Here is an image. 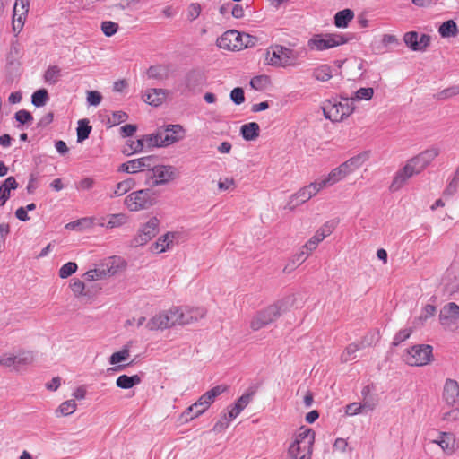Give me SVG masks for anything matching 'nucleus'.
<instances>
[{
    "label": "nucleus",
    "mask_w": 459,
    "mask_h": 459,
    "mask_svg": "<svg viewBox=\"0 0 459 459\" xmlns=\"http://www.w3.org/2000/svg\"><path fill=\"white\" fill-rule=\"evenodd\" d=\"M141 383V377L138 375L127 376L121 375L116 380V385L122 389H129Z\"/></svg>",
    "instance_id": "nucleus-30"
},
{
    "label": "nucleus",
    "mask_w": 459,
    "mask_h": 459,
    "mask_svg": "<svg viewBox=\"0 0 459 459\" xmlns=\"http://www.w3.org/2000/svg\"><path fill=\"white\" fill-rule=\"evenodd\" d=\"M166 98V92L162 89H151L146 91L143 100L149 105L158 107Z\"/></svg>",
    "instance_id": "nucleus-25"
},
{
    "label": "nucleus",
    "mask_w": 459,
    "mask_h": 459,
    "mask_svg": "<svg viewBox=\"0 0 459 459\" xmlns=\"http://www.w3.org/2000/svg\"><path fill=\"white\" fill-rule=\"evenodd\" d=\"M374 96V89L372 87H363L357 90L354 94L348 98L352 101V105H354L355 101L360 100H370Z\"/></svg>",
    "instance_id": "nucleus-35"
},
{
    "label": "nucleus",
    "mask_w": 459,
    "mask_h": 459,
    "mask_svg": "<svg viewBox=\"0 0 459 459\" xmlns=\"http://www.w3.org/2000/svg\"><path fill=\"white\" fill-rule=\"evenodd\" d=\"M19 186V184L14 177H8L1 185H0V207L4 206L8 199L11 197V192L13 190H16Z\"/></svg>",
    "instance_id": "nucleus-21"
},
{
    "label": "nucleus",
    "mask_w": 459,
    "mask_h": 459,
    "mask_svg": "<svg viewBox=\"0 0 459 459\" xmlns=\"http://www.w3.org/2000/svg\"><path fill=\"white\" fill-rule=\"evenodd\" d=\"M0 366H3L4 368L13 367L15 369V355L3 354L0 357Z\"/></svg>",
    "instance_id": "nucleus-60"
},
{
    "label": "nucleus",
    "mask_w": 459,
    "mask_h": 459,
    "mask_svg": "<svg viewBox=\"0 0 459 459\" xmlns=\"http://www.w3.org/2000/svg\"><path fill=\"white\" fill-rule=\"evenodd\" d=\"M101 31L107 37L115 35L118 30V24L111 21H104L101 22Z\"/></svg>",
    "instance_id": "nucleus-47"
},
{
    "label": "nucleus",
    "mask_w": 459,
    "mask_h": 459,
    "mask_svg": "<svg viewBox=\"0 0 459 459\" xmlns=\"http://www.w3.org/2000/svg\"><path fill=\"white\" fill-rule=\"evenodd\" d=\"M438 32L443 38L455 37L459 33L458 27L453 20L444 22L438 28Z\"/></svg>",
    "instance_id": "nucleus-31"
},
{
    "label": "nucleus",
    "mask_w": 459,
    "mask_h": 459,
    "mask_svg": "<svg viewBox=\"0 0 459 459\" xmlns=\"http://www.w3.org/2000/svg\"><path fill=\"white\" fill-rule=\"evenodd\" d=\"M243 39H248L247 36L241 35L237 30H228L217 39V45L224 49H235L238 48V42Z\"/></svg>",
    "instance_id": "nucleus-19"
},
{
    "label": "nucleus",
    "mask_w": 459,
    "mask_h": 459,
    "mask_svg": "<svg viewBox=\"0 0 459 459\" xmlns=\"http://www.w3.org/2000/svg\"><path fill=\"white\" fill-rule=\"evenodd\" d=\"M443 308L445 309V312L447 313L456 323L459 319V306L455 302H449L444 306Z\"/></svg>",
    "instance_id": "nucleus-53"
},
{
    "label": "nucleus",
    "mask_w": 459,
    "mask_h": 459,
    "mask_svg": "<svg viewBox=\"0 0 459 459\" xmlns=\"http://www.w3.org/2000/svg\"><path fill=\"white\" fill-rule=\"evenodd\" d=\"M169 238L170 232H167L166 234L159 238L158 240L153 245H152V252L155 254H160L162 252H165L169 248V244L171 242Z\"/></svg>",
    "instance_id": "nucleus-36"
},
{
    "label": "nucleus",
    "mask_w": 459,
    "mask_h": 459,
    "mask_svg": "<svg viewBox=\"0 0 459 459\" xmlns=\"http://www.w3.org/2000/svg\"><path fill=\"white\" fill-rule=\"evenodd\" d=\"M169 311H161L149 320L146 327L151 331L163 330L169 327Z\"/></svg>",
    "instance_id": "nucleus-22"
},
{
    "label": "nucleus",
    "mask_w": 459,
    "mask_h": 459,
    "mask_svg": "<svg viewBox=\"0 0 459 459\" xmlns=\"http://www.w3.org/2000/svg\"><path fill=\"white\" fill-rule=\"evenodd\" d=\"M77 408V404L74 400H67L60 404L56 413L57 415L68 416L73 414Z\"/></svg>",
    "instance_id": "nucleus-42"
},
{
    "label": "nucleus",
    "mask_w": 459,
    "mask_h": 459,
    "mask_svg": "<svg viewBox=\"0 0 459 459\" xmlns=\"http://www.w3.org/2000/svg\"><path fill=\"white\" fill-rule=\"evenodd\" d=\"M440 446L446 455H452L455 452V437L450 432H440L437 438L432 441Z\"/></svg>",
    "instance_id": "nucleus-20"
},
{
    "label": "nucleus",
    "mask_w": 459,
    "mask_h": 459,
    "mask_svg": "<svg viewBox=\"0 0 459 459\" xmlns=\"http://www.w3.org/2000/svg\"><path fill=\"white\" fill-rule=\"evenodd\" d=\"M403 41L407 47L413 51H423L430 43V37L427 34H422L419 38L416 31H410L404 34Z\"/></svg>",
    "instance_id": "nucleus-16"
},
{
    "label": "nucleus",
    "mask_w": 459,
    "mask_h": 459,
    "mask_svg": "<svg viewBox=\"0 0 459 459\" xmlns=\"http://www.w3.org/2000/svg\"><path fill=\"white\" fill-rule=\"evenodd\" d=\"M77 270V264L74 262L65 264L59 270V277L65 279L74 273Z\"/></svg>",
    "instance_id": "nucleus-49"
},
{
    "label": "nucleus",
    "mask_w": 459,
    "mask_h": 459,
    "mask_svg": "<svg viewBox=\"0 0 459 459\" xmlns=\"http://www.w3.org/2000/svg\"><path fill=\"white\" fill-rule=\"evenodd\" d=\"M205 83V75L201 70H192L186 75L185 84L186 87L193 91Z\"/></svg>",
    "instance_id": "nucleus-23"
},
{
    "label": "nucleus",
    "mask_w": 459,
    "mask_h": 459,
    "mask_svg": "<svg viewBox=\"0 0 459 459\" xmlns=\"http://www.w3.org/2000/svg\"><path fill=\"white\" fill-rule=\"evenodd\" d=\"M127 221V216L125 213H116L108 216L106 227L108 229H113L121 227Z\"/></svg>",
    "instance_id": "nucleus-37"
},
{
    "label": "nucleus",
    "mask_w": 459,
    "mask_h": 459,
    "mask_svg": "<svg viewBox=\"0 0 459 459\" xmlns=\"http://www.w3.org/2000/svg\"><path fill=\"white\" fill-rule=\"evenodd\" d=\"M322 109L326 119L332 122H340L348 117L355 110L352 101L348 97H342V101L326 100L323 102Z\"/></svg>",
    "instance_id": "nucleus-5"
},
{
    "label": "nucleus",
    "mask_w": 459,
    "mask_h": 459,
    "mask_svg": "<svg viewBox=\"0 0 459 459\" xmlns=\"http://www.w3.org/2000/svg\"><path fill=\"white\" fill-rule=\"evenodd\" d=\"M135 186V181L133 178H127L121 182H118L113 190V193L110 195V197L114 196H122L131 189H133Z\"/></svg>",
    "instance_id": "nucleus-32"
},
{
    "label": "nucleus",
    "mask_w": 459,
    "mask_h": 459,
    "mask_svg": "<svg viewBox=\"0 0 459 459\" xmlns=\"http://www.w3.org/2000/svg\"><path fill=\"white\" fill-rule=\"evenodd\" d=\"M367 156L359 154L342 163L340 166L332 169L327 176L318 180L322 188H325L342 181L347 176L360 168L365 162Z\"/></svg>",
    "instance_id": "nucleus-2"
},
{
    "label": "nucleus",
    "mask_w": 459,
    "mask_h": 459,
    "mask_svg": "<svg viewBox=\"0 0 459 459\" xmlns=\"http://www.w3.org/2000/svg\"><path fill=\"white\" fill-rule=\"evenodd\" d=\"M403 358L410 366H425L433 359L432 347L427 344L412 346L404 352Z\"/></svg>",
    "instance_id": "nucleus-9"
},
{
    "label": "nucleus",
    "mask_w": 459,
    "mask_h": 459,
    "mask_svg": "<svg viewBox=\"0 0 459 459\" xmlns=\"http://www.w3.org/2000/svg\"><path fill=\"white\" fill-rule=\"evenodd\" d=\"M130 356V351L127 347L121 351L114 352L109 358V363L112 365L126 360Z\"/></svg>",
    "instance_id": "nucleus-45"
},
{
    "label": "nucleus",
    "mask_w": 459,
    "mask_h": 459,
    "mask_svg": "<svg viewBox=\"0 0 459 459\" xmlns=\"http://www.w3.org/2000/svg\"><path fill=\"white\" fill-rule=\"evenodd\" d=\"M72 291L75 296H83L85 295L84 290H85V284L83 281L76 279L74 280L73 282L70 285Z\"/></svg>",
    "instance_id": "nucleus-57"
},
{
    "label": "nucleus",
    "mask_w": 459,
    "mask_h": 459,
    "mask_svg": "<svg viewBox=\"0 0 459 459\" xmlns=\"http://www.w3.org/2000/svg\"><path fill=\"white\" fill-rule=\"evenodd\" d=\"M438 318L441 325L446 329L451 328L455 324V320L450 317L447 313L445 312L443 307L440 310Z\"/></svg>",
    "instance_id": "nucleus-55"
},
{
    "label": "nucleus",
    "mask_w": 459,
    "mask_h": 459,
    "mask_svg": "<svg viewBox=\"0 0 459 459\" xmlns=\"http://www.w3.org/2000/svg\"><path fill=\"white\" fill-rule=\"evenodd\" d=\"M226 390L227 387L224 385H216L202 394L194 403V408L196 409V414L204 413L214 403L215 399Z\"/></svg>",
    "instance_id": "nucleus-12"
},
{
    "label": "nucleus",
    "mask_w": 459,
    "mask_h": 459,
    "mask_svg": "<svg viewBox=\"0 0 459 459\" xmlns=\"http://www.w3.org/2000/svg\"><path fill=\"white\" fill-rule=\"evenodd\" d=\"M230 100L236 104L240 105L245 101L244 91L240 87L234 88L230 92Z\"/></svg>",
    "instance_id": "nucleus-56"
},
{
    "label": "nucleus",
    "mask_w": 459,
    "mask_h": 459,
    "mask_svg": "<svg viewBox=\"0 0 459 459\" xmlns=\"http://www.w3.org/2000/svg\"><path fill=\"white\" fill-rule=\"evenodd\" d=\"M299 54L294 49L282 45H273L266 50L265 63L277 68L294 67L298 65Z\"/></svg>",
    "instance_id": "nucleus-3"
},
{
    "label": "nucleus",
    "mask_w": 459,
    "mask_h": 459,
    "mask_svg": "<svg viewBox=\"0 0 459 459\" xmlns=\"http://www.w3.org/2000/svg\"><path fill=\"white\" fill-rule=\"evenodd\" d=\"M360 345L357 343L349 344L345 351L342 354V360L344 362H348L353 359H355V353L360 349Z\"/></svg>",
    "instance_id": "nucleus-46"
},
{
    "label": "nucleus",
    "mask_w": 459,
    "mask_h": 459,
    "mask_svg": "<svg viewBox=\"0 0 459 459\" xmlns=\"http://www.w3.org/2000/svg\"><path fill=\"white\" fill-rule=\"evenodd\" d=\"M354 18V12L351 9H344L337 12L334 15V25L337 28H346L349 22Z\"/></svg>",
    "instance_id": "nucleus-28"
},
{
    "label": "nucleus",
    "mask_w": 459,
    "mask_h": 459,
    "mask_svg": "<svg viewBox=\"0 0 459 459\" xmlns=\"http://www.w3.org/2000/svg\"><path fill=\"white\" fill-rule=\"evenodd\" d=\"M14 117L16 121H18L22 125L31 123L33 120L32 115L25 109H21L17 111L14 115Z\"/></svg>",
    "instance_id": "nucleus-52"
},
{
    "label": "nucleus",
    "mask_w": 459,
    "mask_h": 459,
    "mask_svg": "<svg viewBox=\"0 0 459 459\" xmlns=\"http://www.w3.org/2000/svg\"><path fill=\"white\" fill-rule=\"evenodd\" d=\"M153 165V157L145 156L139 159L130 160V167L132 169V174L137 171L143 170L145 168H151Z\"/></svg>",
    "instance_id": "nucleus-33"
},
{
    "label": "nucleus",
    "mask_w": 459,
    "mask_h": 459,
    "mask_svg": "<svg viewBox=\"0 0 459 459\" xmlns=\"http://www.w3.org/2000/svg\"><path fill=\"white\" fill-rule=\"evenodd\" d=\"M146 74L148 78L162 80L167 76V69L162 65H152L149 67Z\"/></svg>",
    "instance_id": "nucleus-44"
},
{
    "label": "nucleus",
    "mask_w": 459,
    "mask_h": 459,
    "mask_svg": "<svg viewBox=\"0 0 459 459\" xmlns=\"http://www.w3.org/2000/svg\"><path fill=\"white\" fill-rule=\"evenodd\" d=\"M146 146V142L144 140V135L142 139H138L136 141H131V143L128 144V148H125L123 150V153L126 155H131L133 153L140 152Z\"/></svg>",
    "instance_id": "nucleus-43"
},
{
    "label": "nucleus",
    "mask_w": 459,
    "mask_h": 459,
    "mask_svg": "<svg viewBox=\"0 0 459 459\" xmlns=\"http://www.w3.org/2000/svg\"><path fill=\"white\" fill-rule=\"evenodd\" d=\"M377 341H378V334L374 333H369L362 338L359 345L361 348H365L368 346L374 345Z\"/></svg>",
    "instance_id": "nucleus-59"
},
{
    "label": "nucleus",
    "mask_w": 459,
    "mask_h": 459,
    "mask_svg": "<svg viewBox=\"0 0 459 459\" xmlns=\"http://www.w3.org/2000/svg\"><path fill=\"white\" fill-rule=\"evenodd\" d=\"M172 131V125L165 128H159L156 133L144 135L146 147H163L172 143V136L169 132Z\"/></svg>",
    "instance_id": "nucleus-13"
},
{
    "label": "nucleus",
    "mask_w": 459,
    "mask_h": 459,
    "mask_svg": "<svg viewBox=\"0 0 459 459\" xmlns=\"http://www.w3.org/2000/svg\"><path fill=\"white\" fill-rule=\"evenodd\" d=\"M156 203V195L150 188L132 192L124 200V204L131 212L147 210Z\"/></svg>",
    "instance_id": "nucleus-6"
},
{
    "label": "nucleus",
    "mask_w": 459,
    "mask_h": 459,
    "mask_svg": "<svg viewBox=\"0 0 459 459\" xmlns=\"http://www.w3.org/2000/svg\"><path fill=\"white\" fill-rule=\"evenodd\" d=\"M459 419V408L455 406V408L449 410L443 413L442 420H456Z\"/></svg>",
    "instance_id": "nucleus-64"
},
{
    "label": "nucleus",
    "mask_w": 459,
    "mask_h": 459,
    "mask_svg": "<svg viewBox=\"0 0 459 459\" xmlns=\"http://www.w3.org/2000/svg\"><path fill=\"white\" fill-rule=\"evenodd\" d=\"M102 100L101 94L97 91H90L87 92V102L91 106H98Z\"/></svg>",
    "instance_id": "nucleus-58"
},
{
    "label": "nucleus",
    "mask_w": 459,
    "mask_h": 459,
    "mask_svg": "<svg viewBox=\"0 0 459 459\" xmlns=\"http://www.w3.org/2000/svg\"><path fill=\"white\" fill-rule=\"evenodd\" d=\"M267 81L266 76H255L251 79L250 85L255 90H263Z\"/></svg>",
    "instance_id": "nucleus-63"
},
{
    "label": "nucleus",
    "mask_w": 459,
    "mask_h": 459,
    "mask_svg": "<svg viewBox=\"0 0 459 459\" xmlns=\"http://www.w3.org/2000/svg\"><path fill=\"white\" fill-rule=\"evenodd\" d=\"M96 271L98 275V280L105 278L107 275H113L116 273L117 270L112 266L107 264L106 265H102L101 268L93 269Z\"/></svg>",
    "instance_id": "nucleus-54"
},
{
    "label": "nucleus",
    "mask_w": 459,
    "mask_h": 459,
    "mask_svg": "<svg viewBox=\"0 0 459 459\" xmlns=\"http://www.w3.org/2000/svg\"><path fill=\"white\" fill-rule=\"evenodd\" d=\"M30 7V0H16L13 6V30L19 33L24 25Z\"/></svg>",
    "instance_id": "nucleus-15"
},
{
    "label": "nucleus",
    "mask_w": 459,
    "mask_h": 459,
    "mask_svg": "<svg viewBox=\"0 0 459 459\" xmlns=\"http://www.w3.org/2000/svg\"><path fill=\"white\" fill-rule=\"evenodd\" d=\"M443 400L449 406L459 405V385L454 379H446L443 388Z\"/></svg>",
    "instance_id": "nucleus-18"
},
{
    "label": "nucleus",
    "mask_w": 459,
    "mask_h": 459,
    "mask_svg": "<svg viewBox=\"0 0 459 459\" xmlns=\"http://www.w3.org/2000/svg\"><path fill=\"white\" fill-rule=\"evenodd\" d=\"M62 76V70L58 65H49L43 74L44 82L47 84L54 85L57 83Z\"/></svg>",
    "instance_id": "nucleus-27"
},
{
    "label": "nucleus",
    "mask_w": 459,
    "mask_h": 459,
    "mask_svg": "<svg viewBox=\"0 0 459 459\" xmlns=\"http://www.w3.org/2000/svg\"><path fill=\"white\" fill-rule=\"evenodd\" d=\"M34 355L31 351H21L15 355V370L19 371L22 368L32 364Z\"/></svg>",
    "instance_id": "nucleus-34"
},
{
    "label": "nucleus",
    "mask_w": 459,
    "mask_h": 459,
    "mask_svg": "<svg viewBox=\"0 0 459 459\" xmlns=\"http://www.w3.org/2000/svg\"><path fill=\"white\" fill-rule=\"evenodd\" d=\"M287 308V301L281 299L259 310L254 315L250 321L251 330L256 332L275 322L286 312Z\"/></svg>",
    "instance_id": "nucleus-4"
},
{
    "label": "nucleus",
    "mask_w": 459,
    "mask_h": 459,
    "mask_svg": "<svg viewBox=\"0 0 459 459\" xmlns=\"http://www.w3.org/2000/svg\"><path fill=\"white\" fill-rule=\"evenodd\" d=\"M260 126L256 122L244 124L240 128V134L246 141H255L258 138Z\"/></svg>",
    "instance_id": "nucleus-26"
},
{
    "label": "nucleus",
    "mask_w": 459,
    "mask_h": 459,
    "mask_svg": "<svg viewBox=\"0 0 459 459\" xmlns=\"http://www.w3.org/2000/svg\"><path fill=\"white\" fill-rule=\"evenodd\" d=\"M315 432L308 428L301 427L294 436L288 448V455L291 459H311Z\"/></svg>",
    "instance_id": "nucleus-1"
},
{
    "label": "nucleus",
    "mask_w": 459,
    "mask_h": 459,
    "mask_svg": "<svg viewBox=\"0 0 459 459\" xmlns=\"http://www.w3.org/2000/svg\"><path fill=\"white\" fill-rule=\"evenodd\" d=\"M423 170L424 169L416 159L414 157L411 158L406 161L405 165L395 173L390 185V190L392 192L400 190L411 178L419 175Z\"/></svg>",
    "instance_id": "nucleus-7"
},
{
    "label": "nucleus",
    "mask_w": 459,
    "mask_h": 459,
    "mask_svg": "<svg viewBox=\"0 0 459 459\" xmlns=\"http://www.w3.org/2000/svg\"><path fill=\"white\" fill-rule=\"evenodd\" d=\"M324 239L318 236L316 232L314 236H312L303 246V249L308 250V253H312L316 249L319 243H321Z\"/></svg>",
    "instance_id": "nucleus-50"
},
{
    "label": "nucleus",
    "mask_w": 459,
    "mask_h": 459,
    "mask_svg": "<svg viewBox=\"0 0 459 459\" xmlns=\"http://www.w3.org/2000/svg\"><path fill=\"white\" fill-rule=\"evenodd\" d=\"M149 178L152 179V186L166 184L172 178L171 168L164 165L153 166L150 171Z\"/></svg>",
    "instance_id": "nucleus-17"
},
{
    "label": "nucleus",
    "mask_w": 459,
    "mask_h": 459,
    "mask_svg": "<svg viewBox=\"0 0 459 459\" xmlns=\"http://www.w3.org/2000/svg\"><path fill=\"white\" fill-rule=\"evenodd\" d=\"M440 153V149L432 146L414 156L419 164L425 169Z\"/></svg>",
    "instance_id": "nucleus-24"
},
{
    "label": "nucleus",
    "mask_w": 459,
    "mask_h": 459,
    "mask_svg": "<svg viewBox=\"0 0 459 459\" xmlns=\"http://www.w3.org/2000/svg\"><path fill=\"white\" fill-rule=\"evenodd\" d=\"M233 418H230V412L228 411L226 412L221 413L218 421L214 424L212 428V431L215 433H221L225 430L233 420Z\"/></svg>",
    "instance_id": "nucleus-39"
},
{
    "label": "nucleus",
    "mask_w": 459,
    "mask_h": 459,
    "mask_svg": "<svg viewBox=\"0 0 459 459\" xmlns=\"http://www.w3.org/2000/svg\"><path fill=\"white\" fill-rule=\"evenodd\" d=\"M189 238V231L186 230H178L174 231V244H181Z\"/></svg>",
    "instance_id": "nucleus-62"
},
{
    "label": "nucleus",
    "mask_w": 459,
    "mask_h": 459,
    "mask_svg": "<svg viewBox=\"0 0 459 459\" xmlns=\"http://www.w3.org/2000/svg\"><path fill=\"white\" fill-rule=\"evenodd\" d=\"M48 100V93L46 89H39L36 91L31 96L32 104L37 107H43Z\"/></svg>",
    "instance_id": "nucleus-41"
},
{
    "label": "nucleus",
    "mask_w": 459,
    "mask_h": 459,
    "mask_svg": "<svg viewBox=\"0 0 459 459\" xmlns=\"http://www.w3.org/2000/svg\"><path fill=\"white\" fill-rule=\"evenodd\" d=\"M338 225L337 220H330L325 221L316 232L323 239L330 236Z\"/></svg>",
    "instance_id": "nucleus-40"
},
{
    "label": "nucleus",
    "mask_w": 459,
    "mask_h": 459,
    "mask_svg": "<svg viewBox=\"0 0 459 459\" xmlns=\"http://www.w3.org/2000/svg\"><path fill=\"white\" fill-rule=\"evenodd\" d=\"M348 40V38L340 33L316 34L308 40L307 46L311 50L324 51L343 45Z\"/></svg>",
    "instance_id": "nucleus-8"
},
{
    "label": "nucleus",
    "mask_w": 459,
    "mask_h": 459,
    "mask_svg": "<svg viewBox=\"0 0 459 459\" xmlns=\"http://www.w3.org/2000/svg\"><path fill=\"white\" fill-rule=\"evenodd\" d=\"M91 131V126L89 125V120H79L77 127V142L81 143L87 139L89 137Z\"/></svg>",
    "instance_id": "nucleus-38"
},
{
    "label": "nucleus",
    "mask_w": 459,
    "mask_h": 459,
    "mask_svg": "<svg viewBox=\"0 0 459 459\" xmlns=\"http://www.w3.org/2000/svg\"><path fill=\"white\" fill-rule=\"evenodd\" d=\"M312 76L316 81L327 82L333 77V69L328 65H321L313 69Z\"/></svg>",
    "instance_id": "nucleus-29"
},
{
    "label": "nucleus",
    "mask_w": 459,
    "mask_h": 459,
    "mask_svg": "<svg viewBox=\"0 0 459 459\" xmlns=\"http://www.w3.org/2000/svg\"><path fill=\"white\" fill-rule=\"evenodd\" d=\"M201 414H196V409L194 408V403L189 406L179 417L178 420L180 423H186Z\"/></svg>",
    "instance_id": "nucleus-51"
},
{
    "label": "nucleus",
    "mask_w": 459,
    "mask_h": 459,
    "mask_svg": "<svg viewBox=\"0 0 459 459\" xmlns=\"http://www.w3.org/2000/svg\"><path fill=\"white\" fill-rule=\"evenodd\" d=\"M159 220L156 217L151 218L138 230V234L134 238V246H143L149 242L158 233Z\"/></svg>",
    "instance_id": "nucleus-14"
},
{
    "label": "nucleus",
    "mask_w": 459,
    "mask_h": 459,
    "mask_svg": "<svg viewBox=\"0 0 459 459\" xmlns=\"http://www.w3.org/2000/svg\"><path fill=\"white\" fill-rule=\"evenodd\" d=\"M205 316L206 309L204 307L180 306L174 309V325H191L203 319Z\"/></svg>",
    "instance_id": "nucleus-10"
},
{
    "label": "nucleus",
    "mask_w": 459,
    "mask_h": 459,
    "mask_svg": "<svg viewBox=\"0 0 459 459\" xmlns=\"http://www.w3.org/2000/svg\"><path fill=\"white\" fill-rule=\"evenodd\" d=\"M318 180L300 188L298 192L290 196L285 206L286 209L294 210L297 206L306 203L322 190Z\"/></svg>",
    "instance_id": "nucleus-11"
},
{
    "label": "nucleus",
    "mask_w": 459,
    "mask_h": 459,
    "mask_svg": "<svg viewBox=\"0 0 459 459\" xmlns=\"http://www.w3.org/2000/svg\"><path fill=\"white\" fill-rule=\"evenodd\" d=\"M412 329L411 328H404L400 330L394 337L392 345L393 346H398L404 341H406L411 334Z\"/></svg>",
    "instance_id": "nucleus-48"
},
{
    "label": "nucleus",
    "mask_w": 459,
    "mask_h": 459,
    "mask_svg": "<svg viewBox=\"0 0 459 459\" xmlns=\"http://www.w3.org/2000/svg\"><path fill=\"white\" fill-rule=\"evenodd\" d=\"M128 115L123 111H116L112 114V117L108 118V122L112 123L113 126L120 124L127 120Z\"/></svg>",
    "instance_id": "nucleus-61"
}]
</instances>
